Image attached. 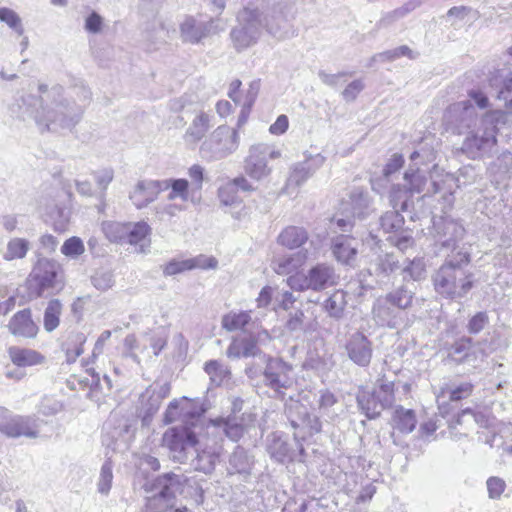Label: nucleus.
<instances>
[{
  "instance_id": "obj_13",
  "label": "nucleus",
  "mask_w": 512,
  "mask_h": 512,
  "mask_svg": "<svg viewBox=\"0 0 512 512\" xmlns=\"http://www.w3.org/2000/svg\"><path fill=\"white\" fill-rule=\"evenodd\" d=\"M81 113V107L61 99L43 107L42 112L36 116V120L48 129L51 125L70 127L79 119Z\"/></svg>"
},
{
  "instance_id": "obj_35",
  "label": "nucleus",
  "mask_w": 512,
  "mask_h": 512,
  "mask_svg": "<svg viewBox=\"0 0 512 512\" xmlns=\"http://www.w3.org/2000/svg\"><path fill=\"white\" fill-rule=\"evenodd\" d=\"M10 360L18 367L42 364L45 357L36 350L12 346L8 349Z\"/></svg>"
},
{
  "instance_id": "obj_46",
  "label": "nucleus",
  "mask_w": 512,
  "mask_h": 512,
  "mask_svg": "<svg viewBox=\"0 0 512 512\" xmlns=\"http://www.w3.org/2000/svg\"><path fill=\"white\" fill-rule=\"evenodd\" d=\"M181 412H183V422L189 424L198 419L205 412V409L199 402L182 397Z\"/></svg>"
},
{
  "instance_id": "obj_23",
  "label": "nucleus",
  "mask_w": 512,
  "mask_h": 512,
  "mask_svg": "<svg viewBox=\"0 0 512 512\" xmlns=\"http://www.w3.org/2000/svg\"><path fill=\"white\" fill-rule=\"evenodd\" d=\"M211 127V115L204 112L199 111L191 123L189 124L188 128L186 129L185 133L183 134V141L184 144L189 149H196L199 143H202V140L206 136L207 132L209 131Z\"/></svg>"
},
{
  "instance_id": "obj_7",
  "label": "nucleus",
  "mask_w": 512,
  "mask_h": 512,
  "mask_svg": "<svg viewBox=\"0 0 512 512\" xmlns=\"http://www.w3.org/2000/svg\"><path fill=\"white\" fill-rule=\"evenodd\" d=\"M240 145V133L236 128L220 125L198 147L199 156L206 162L225 159L234 154Z\"/></svg>"
},
{
  "instance_id": "obj_28",
  "label": "nucleus",
  "mask_w": 512,
  "mask_h": 512,
  "mask_svg": "<svg viewBox=\"0 0 512 512\" xmlns=\"http://www.w3.org/2000/svg\"><path fill=\"white\" fill-rule=\"evenodd\" d=\"M307 261V252L299 251L291 255H283L273 259L272 269L278 275H293L292 273H298L300 269Z\"/></svg>"
},
{
  "instance_id": "obj_37",
  "label": "nucleus",
  "mask_w": 512,
  "mask_h": 512,
  "mask_svg": "<svg viewBox=\"0 0 512 512\" xmlns=\"http://www.w3.org/2000/svg\"><path fill=\"white\" fill-rule=\"evenodd\" d=\"M386 298L378 299L373 306V317L382 326L394 328L398 324V317L392 308L388 306Z\"/></svg>"
},
{
  "instance_id": "obj_3",
  "label": "nucleus",
  "mask_w": 512,
  "mask_h": 512,
  "mask_svg": "<svg viewBox=\"0 0 512 512\" xmlns=\"http://www.w3.org/2000/svg\"><path fill=\"white\" fill-rule=\"evenodd\" d=\"M161 445L168 449L173 461L179 463L187 462L191 451L195 450L196 457L192 464L195 470L205 474L214 471L222 453L220 442L210 440L209 437L198 440L195 433L187 426L167 429L162 436Z\"/></svg>"
},
{
  "instance_id": "obj_48",
  "label": "nucleus",
  "mask_w": 512,
  "mask_h": 512,
  "mask_svg": "<svg viewBox=\"0 0 512 512\" xmlns=\"http://www.w3.org/2000/svg\"><path fill=\"white\" fill-rule=\"evenodd\" d=\"M127 223L107 221L102 224V231L111 242H124Z\"/></svg>"
},
{
  "instance_id": "obj_29",
  "label": "nucleus",
  "mask_w": 512,
  "mask_h": 512,
  "mask_svg": "<svg viewBox=\"0 0 512 512\" xmlns=\"http://www.w3.org/2000/svg\"><path fill=\"white\" fill-rule=\"evenodd\" d=\"M331 249L336 260L344 265H353L356 260L357 247L349 236H337L333 238Z\"/></svg>"
},
{
  "instance_id": "obj_63",
  "label": "nucleus",
  "mask_w": 512,
  "mask_h": 512,
  "mask_svg": "<svg viewBox=\"0 0 512 512\" xmlns=\"http://www.w3.org/2000/svg\"><path fill=\"white\" fill-rule=\"evenodd\" d=\"M105 26L103 17L97 12L89 13L84 21V29L91 34H98L103 31Z\"/></svg>"
},
{
  "instance_id": "obj_58",
  "label": "nucleus",
  "mask_w": 512,
  "mask_h": 512,
  "mask_svg": "<svg viewBox=\"0 0 512 512\" xmlns=\"http://www.w3.org/2000/svg\"><path fill=\"white\" fill-rule=\"evenodd\" d=\"M191 270L189 258H174L168 261L162 271L165 276H174Z\"/></svg>"
},
{
  "instance_id": "obj_45",
  "label": "nucleus",
  "mask_w": 512,
  "mask_h": 512,
  "mask_svg": "<svg viewBox=\"0 0 512 512\" xmlns=\"http://www.w3.org/2000/svg\"><path fill=\"white\" fill-rule=\"evenodd\" d=\"M85 342L86 337L82 333H77L69 338L64 345L67 362L73 363L76 361V359L83 353V345Z\"/></svg>"
},
{
  "instance_id": "obj_18",
  "label": "nucleus",
  "mask_w": 512,
  "mask_h": 512,
  "mask_svg": "<svg viewBox=\"0 0 512 512\" xmlns=\"http://www.w3.org/2000/svg\"><path fill=\"white\" fill-rule=\"evenodd\" d=\"M266 385L276 393L293 384L292 367L279 359H271L264 372Z\"/></svg>"
},
{
  "instance_id": "obj_54",
  "label": "nucleus",
  "mask_w": 512,
  "mask_h": 512,
  "mask_svg": "<svg viewBox=\"0 0 512 512\" xmlns=\"http://www.w3.org/2000/svg\"><path fill=\"white\" fill-rule=\"evenodd\" d=\"M495 85L498 88L497 98L504 102L506 109L512 111V72L502 77L499 85Z\"/></svg>"
},
{
  "instance_id": "obj_42",
  "label": "nucleus",
  "mask_w": 512,
  "mask_h": 512,
  "mask_svg": "<svg viewBox=\"0 0 512 512\" xmlns=\"http://www.w3.org/2000/svg\"><path fill=\"white\" fill-rule=\"evenodd\" d=\"M346 305V293L337 290L325 301L324 308L329 316L339 319L343 316Z\"/></svg>"
},
{
  "instance_id": "obj_22",
  "label": "nucleus",
  "mask_w": 512,
  "mask_h": 512,
  "mask_svg": "<svg viewBox=\"0 0 512 512\" xmlns=\"http://www.w3.org/2000/svg\"><path fill=\"white\" fill-rule=\"evenodd\" d=\"M161 191V181L141 180L130 191L129 199L137 209H143L154 202Z\"/></svg>"
},
{
  "instance_id": "obj_60",
  "label": "nucleus",
  "mask_w": 512,
  "mask_h": 512,
  "mask_svg": "<svg viewBox=\"0 0 512 512\" xmlns=\"http://www.w3.org/2000/svg\"><path fill=\"white\" fill-rule=\"evenodd\" d=\"M412 298V293L405 289H398L386 296V299L390 304L400 309L408 308L412 303Z\"/></svg>"
},
{
  "instance_id": "obj_41",
  "label": "nucleus",
  "mask_w": 512,
  "mask_h": 512,
  "mask_svg": "<svg viewBox=\"0 0 512 512\" xmlns=\"http://www.w3.org/2000/svg\"><path fill=\"white\" fill-rule=\"evenodd\" d=\"M285 326L290 331L303 330L304 332H313L318 328V322L316 318L306 321L304 312L296 310L289 313Z\"/></svg>"
},
{
  "instance_id": "obj_27",
  "label": "nucleus",
  "mask_w": 512,
  "mask_h": 512,
  "mask_svg": "<svg viewBox=\"0 0 512 512\" xmlns=\"http://www.w3.org/2000/svg\"><path fill=\"white\" fill-rule=\"evenodd\" d=\"M9 331L17 337L33 338L38 333V326L32 320L29 309L17 312L9 321Z\"/></svg>"
},
{
  "instance_id": "obj_30",
  "label": "nucleus",
  "mask_w": 512,
  "mask_h": 512,
  "mask_svg": "<svg viewBox=\"0 0 512 512\" xmlns=\"http://www.w3.org/2000/svg\"><path fill=\"white\" fill-rule=\"evenodd\" d=\"M169 383H153L141 395V404L147 407L149 415L154 414L160 407L164 398L170 394Z\"/></svg>"
},
{
  "instance_id": "obj_10",
  "label": "nucleus",
  "mask_w": 512,
  "mask_h": 512,
  "mask_svg": "<svg viewBox=\"0 0 512 512\" xmlns=\"http://www.w3.org/2000/svg\"><path fill=\"white\" fill-rule=\"evenodd\" d=\"M281 156V150L275 145L268 143L252 144L244 159V172L250 179L261 181L272 172V168L268 165V159L275 160Z\"/></svg>"
},
{
  "instance_id": "obj_16",
  "label": "nucleus",
  "mask_w": 512,
  "mask_h": 512,
  "mask_svg": "<svg viewBox=\"0 0 512 512\" xmlns=\"http://www.w3.org/2000/svg\"><path fill=\"white\" fill-rule=\"evenodd\" d=\"M0 433L12 438H36L39 434V425L31 417L10 416L6 410H0Z\"/></svg>"
},
{
  "instance_id": "obj_1",
  "label": "nucleus",
  "mask_w": 512,
  "mask_h": 512,
  "mask_svg": "<svg viewBox=\"0 0 512 512\" xmlns=\"http://www.w3.org/2000/svg\"><path fill=\"white\" fill-rule=\"evenodd\" d=\"M435 158L432 149L421 148L411 154L412 165L404 173L403 185L393 186L390 191V202L395 210L406 211L413 195L421 193L424 196L441 193L443 210L452 208L454 193L460 187L459 179L437 164L429 167Z\"/></svg>"
},
{
  "instance_id": "obj_40",
  "label": "nucleus",
  "mask_w": 512,
  "mask_h": 512,
  "mask_svg": "<svg viewBox=\"0 0 512 512\" xmlns=\"http://www.w3.org/2000/svg\"><path fill=\"white\" fill-rule=\"evenodd\" d=\"M357 401L360 409L368 418L372 419L380 415L382 404L378 402L373 391L361 390L357 396Z\"/></svg>"
},
{
  "instance_id": "obj_62",
  "label": "nucleus",
  "mask_w": 512,
  "mask_h": 512,
  "mask_svg": "<svg viewBox=\"0 0 512 512\" xmlns=\"http://www.w3.org/2000/svg\"><path fill=\"white\" fill-rule=\"evenodd\" d=\"M0 21L5 22L10 28L18 34H22L23 28L21 19L17 13L9 8H0Z\"/></svg>"
},
{
  "instance_id": "obj_15",
  "label": "nucleus",
  "mask_w": 512,
  "mask_h": 512,
  "mask_svg": "<svg viewBox=\"0 0 512 512\" xmlns=\"http://www.w3.org/2000/svg\"><path fill=\"white\" fill-rule=\"evenodd\" d=\"M220 19L201 21L194 16H185L179 24L180 37L183 42L196 44L211 33L224 29Z\"/></svg>"
},
{
  "instance_id": "obj_50",
  "label": "nucleus",
  "mask_w": 512,
  "mask_h": 512,
  "mask_svg": "<svg viewBox=\"0 0 512 512\" xmlns=\"http://www.w3.org/2000/svg\"><path fill=\"white\" fill-rule=\"evenodd\" d=\"M113 464L111 459L108 458L102 465L99 475V480L97 483L98 492L107 495L112 487L113 481Z\"/></svg>"
},
{
  "instance_id": "obj_12",
  "label": "nucleus",
  "mask_w": 512,
  "mask_h": 512,
  "mask_svg": "<svg viewBox=\"0 0 512 512\" xmlns=\"http://www.w3.org/2000/svg\"><path fill=\"white\" fill-rule=\"evenodd\" d=\"M166 335L163 331L146 333L139 337L128 335L124 340L125 349L130 356L140 363L142 359L157 356L166 345Z\"/></svg>"
},
{
  "instance_id": "obj_8",
  "label": "nucleus",
  "mask_w": 512,
  "mask_h": 512,
  "mask_svg": "<svg viewBox=\"0 0 512 512\" xmlns=\"http://www.w3.org/2000/svg\"><path fill=\"white\" fill-rule=\"evenodd\" d=\"M156 492L146 499L142 512H192L187 507L176 505V495L182 492L181 477L165 474L155 481Z\"/></svg>"
},
{
  "instance_id": "obj_2",
  "label": "nucleus",
  "mask_w": 512,
  "mask_h": 512,
  "mask_svg": "<svg viewBox=\"0 0 512 512\" xmlns=\"http://www.w3.org/2000/svg\"><path fill=\"white\" fill-rule=\"evenodd\" d=\"M507 118V112L493 110L478 116L468 102L450 104L443 114L447 129L465 135L462 151L471 159L488 156L497 145V123Z\"/></svg>"
},
{
  "instance_id": "obj_53",
  "label": "nucleus",
  "mask_w": 512,
  "mask_h": 512,
  "mask_svg": "<svg viewBox=\"0 0 512 512\" xmlns=\"http://www.w3.org/2000/svg\"><path fill=\"white\" fill-rule=\"evenodd\" d=\"M378 402L382 404V410L394 402V385L392 382L381 381L373 390Z\"/></svg>"
},
{
  "instance_id": "obj_59",
  "label": "nucleus",
  "mask_w": 512,
  "mask_h": 512,
  "mask_svg": "<svg viewBox=\"0 0 512 512\" xmlns=\"http://www.w3.org/2000/svg\"><path fill=\"white\" fill-rule=\"evenodd\" d=\"M472 389L473 386L470 383H462L453 389L445 387L441 389V392L438 395V400L440 399V397H444L446 394H449L450 400L458 401L468 397L472 393Z\"/></svg>"
},
{
  "instance_id": "obj_56",
  "label": "nucleus",
  "mask_w": 512,
  "mask_h": 512,
  "mask_svg": "<svg viewBox=\"0 0 512 512\" xmlns=\"http://www.w3.org/2000/svg\"><path fill=\"white\" fill-rule=\"evenodd\" d=\"M403 224L404 219L397 211L387 212L381 218V227L387 233H398Z\"/></svg>"
},
{
  "instance_id": "obj_14",
  "label": "nucleus",
  "mask_w": 512,
  "mask_h": 512,
  "mask_svg": "<svg viewBox=\"0 0 512 512\" xmlns=\"http://www.w3.org/2000/svg\"><path fill=\"white\" fill-rule=\"evenodd\" d=\"M286 413L292 427L296 430V440L311 436L321 429V423L317 417L311 416L308 407L300 400L291 398L286 404Z\"/></svg>"
},
{
  "instance_id": "obj_36",
  "label": "nucleus",
  "mask_w": 512,
  "mask_h": 512,
  "mask_svg": "<svg viewBox=\"0 0 512 512\" xmlns=\"http://www.w3.org/2000/svg\"><path fill=\"white\" fill-rule=\"evenodd\" d=\"M251 310H232L224 314L221 319L223 329L232 332L243 329L252 320Z\"/></svg>"
},
{
  "instance_id": "obj_64",
  "label": "nucleus",
  "mask_w": 512,
  "mask_h": 512,
  "mask_svg": "<svg viewBox=\"0 0 512 512\" xmlns=\"http://www.w3.org/2000/svg\"><path fill=\"white\" fill-rule=\"evenodd\" d=\"M92 284L96 289L106 291L114 284L113 275L109 271H98L92 277Z\"/></svg>"
},
{
  "instance_id": "obj_6",
  "label": "nucleus",
  "mask_w": 512,
  "mask_h": 512,
  "mask_svg": "<svg viewBox=\"0 0 512 512\" xmlns=\"http://www.w3.org/2000/svg\"><path fill=\"white\" fill-rule=\"evenodd\" d=\"M162 191L169 190V203L159 204L155 213L159 219L173 217L187 208V204H197L201 196L185 178H169L161 181Z\"/></svg>"
},
{
  "instance_id": "obj_33",
  "label": "nucleus",
  "mask_w": 512,
  "mask_h": 512,
  "mask_svg": "<svg viewBox=\"0 0 512 512\" xmlns=\"http://www.w3.org/2000/svg\"><path fill=\"white\" fill-rule=\"evenodd\" d=\"M309 238L305 228L288 226L277 237V243L287 249L294 250L303 246Z\"/></svg>"
},
{
  "instance_id": "obj_21",
  "label": "nucleus",
  "mask_w": 512,
  "mask_h": 512,
  "mask_svg": "<svg viewBox=\"0 0 512 512\" xmlns=\"http://www.w3.org/2000/svg\"><path fill=\"white\" fill-rule=\"evenodd\" d=\"M326 161V157L321 153L307 155L305 160L294 164L288 177V184L299 186L310 178Z\"/></svg>"
},
{
  "instance_id": "obj_52",
  "label": "nucleus",
  "mask_w": 512,
  "mask_h": 512,
  "mask_svg": "<svg viewBox=\"0 0 512 512\" xmlns=\"http://www.w3.org/2000/svg\"><path fill=\"white\" fill-rule=\"evenodd\" d=\"M60 250L67 258L77 259L85 252V246L81 238L72 236L64 241Z\"/></svg>"
},
{
  "instance_id": "obj_51",
  "label": "nucleus",
  "mask_w": 512,
  "mask_h": 512,
  "mask_svg": "<svg viewBox=\"0 0 512 512\" xmlns=\"http://www.w3.org/2000/svg\"><path fill=\"white\" fill-rule=\"evenodd\" d=\"M96 190L100 195H104L110 183L114 178V170L110 167L99 168L92 172Z\"/></svg>"
},
{
  "instance_id": "obj_34",
  "label": "nucleus",
  "mask_w": 512,
  "mask_h": 512,
  "mask_svg": "<svg viewBox=\"0 0 512 512\" xmlns=\"http://www.w3.org/2000/svg\"><path fill=\"white\" fill-rule=\"evenodd\" d=\"M343 214L351 215L353 218L363 219L369 211V199L362 191L354 192L350 200L341 203Z\"/></svg>"
},
{
  "instance_id": "obj_43",
  "label": "nucleus",
  "mask_w": 512,
  "mask_h": 512,
  "mask_svg": "<svg viewBox=\"0 0 512 512\" xmlns=\"http://www.w3.org/2000/svg\"><path fill=\"white\" fill-rule=\"evenodd\" d=\"M61 312L62 304L59 300L54 299L48 303L43 320L44 329L47 332H52L59 326Z\"/></svg>"
},
{
  "instance_id": "obj_17",
  "label": "nucleus",
  "mask_w": 512,
  "mask_h": 512,
  "mask_svg": "<svg viewBox=\"0 0 512 512\" xmlns=\"http://www.w3.org/2000/svg\"><path fill=\"white\" fill-rule=\"evenodd\" d=\"M295 301L296 298L290 291H281L276 285L263 286L255 298L258 309L271 308L275 312L280 309L284 311L289 310Z\"/></svg>"
},
{
  "instance_id": "obj_49",
  "label": "nucleus",
  "mask_w": 512,
  "mask_h": 512,
  "mask_svg": "<svg viewBox=\"0 0 512 512\" xmlns=\"http://www.w3.org/2000/svg\"><path fill=\"white\" fill-rule=\"evenodd\" d=\"M204 370L209 375L211 382L215 385L222 384L229 376L228 368L217 360L207 362Z\"/></svg>"
},
{
  "instance_id": "obj_25",
  "label": "nucleus",
  "mask_w": 512,
  "mask_h": 512,
  "mask_svg": "<svg viewBox=\"0 0 512 512\" xmlns=\"http://www.w3.org/2000/svg\"><path fill=\"white\" fill-rule=\"evenodd\" d=\"M270 336L266 330L257 333L256 339L246 336L233 339L227 349V356L230 358L249 357L257 354V342L265 341Z\"/></svg>"
},
{
  "instance_id": "obj_5",
  "label": "nucleus",
  "mask_w": 512,
  "mask_h": 512,
  "mask_svg": "<svg viewBox=\"0 0 512 512\" xmlns=\"http://www.w3.org/2000/svg\"><path fill=\"white\" fill-rule=\"evenodd\" d=\"M263 29V13L251 3L245 4L237 14V25L230 33L235 49L243 51L257 44Z\"/></svg>"
},
{
  "instance_id": "obj_20",
  "label": "nucleus",
  "mask_w": 512,
  "mask_h": 512,
  "mask_svg": "<svg viewBox=\"0 0 512 512\" xmlns=\"http://www.w3.org/2000/svg\"><path fill=\"white\" fill-rule=\"evenodd\" d=\"M433 226L436 232V239L444 247H455L456 242L464 235L463 226L449 217L434 219Z\"/></svg>"
},
{
  "instance_id": "obj_61",
  "label": "nucleus",
  "mask_w": 512,
  "mask_h": 512,
  "mask_svg": "<svg viewBox=\"0 0 512 512\" xmlns=\"http://www.w3.org/2000/svg\"><path fill=\"white\" fill-rule=\"evenodd\" d=\"M486 487L489 498L497 500L500 499L504 493L506 489V482L500 477L492 476L487 479Z\"/></svg>"
},
{
  "instance_id": "obj_47",
  "label": "nucleus",
  "mask_w": 512,
  "mask_h": 512,
  "mask_svg": "<svg viewBox=\"0 0 512 512\" xmlns=\"http://www.w3.org/2000/svg\"><path fill=\"white\" fill-rule=\"evenodd\" d=\"M212 424L214 427L222 428L226 436L233 441H238L245 431L244 426L239 424L236 419H217L212 421Z\"/></svg>"
},
{
  "instance_id": "obj_4",
  "label": "nucleus",
  "mask_w": 512,
  "mask_h": 512,
  "mask_svg": "<svg viewBox=\"0 0 512 512\" xmlns=\"http://www.w3.org/2000/svg\"><path fill=\"white\" fill-rule=\"evenodd\" d=\"M470 262L466 251H459L450 256L433 277L435 290L448 298H461L473 287V274L464 266Z\"/></svg>"
},
{
  "instance_id": "obj_24",
  "label": "nucleus",
  "mask_w": 512,
  "mask_h": 512,
  "mask_svg": "<svg viewBox=\"0 0 512 512\" xmlns=\"http://www.w3.org/2000/svg\"><path fill=\"white\" fill-rule=\"evenodd\" d=\"M39 213L43 219L52 225L56 232H65L70 222V211L66 207L58 204L41 202L39 205Z\"/></svg>"
},
{
  "instance_id": "obj_57",
  "label": "nucleus",
  "mask_w": 512,
  "mask_h": 512,
  "mask_svg": "<svg viewBox=\"0 0 512 512\" xmlns=\"http://www.w3.org/2000/svg\"><path fill=\"white\" fill-rule=\"evenodd\" d=\"M467 96L468 98L461 102H468L475 109L476 107L479 109H486L490 106V101L486 92L480 87H474L468 90Z\"/></svg>"
},
{
  "instance_id": "obj_44",
  "label": "nucleus",
  "mask_w": 512,
  "mask_h": 512,
  "mask_svg": "<svg viewBox=\"0 0 512 512\" xmlns=\"http://www.w3.org/2000/svg\"><path fill=\"white\" fill-rule=\"evenodd\" d=\"M218 198L222 205L235 207L242 203V199L233 183L230 181L222 184L218 189Z\"/></svg>"
},
{
  "instance_id": "obj_32",
  "label": "nucleus",
  "mask_w": 512,
  "mask_h": 512,
  "mask_svg": "<svg viewBox=\"0 0 512 512\" xmlns=\"http://www.w3.org/2000/svg\"><path fill=\"white\" fill-rule=\"evenodd\" d=\"M263 24L266 31L275 38L284 39L289 36L291 27L281 11H271L263 14Z\"/></svg>"
},
{
  "instance_id": "obj_55",
  "label": "nucleus",
  "mask_w": 512,
  "mask_h": 512,
  "mask_svg": "<svg viewBox=\"0 0 512 512\" xmlns=\"http://www.w3.org/2000/svg\"><path fill=\"white\" fill-rule=\"evenodd\" d=\"M229 462L231 466L230 473H244L250 468V461L246 452L239 447L234 451Z\"/></svg>"
},
{
  "instance_id": "obj_26",
  "label": "nucleus",
  "mask_w": 512,
  "mask_h": 512,
  "mask_svg": "<svg viewBox=\"0 0 512 512\" xmlns=\"http://www.w3.org/2000/svg\"><path fill=\"white\" fill-rule=\"evenodd\" d=\"M151 227L145 221L127 222L125 241L134 246L137 252L147 253L150 248Z\"/></svg>"
},
{
  "instance_id": "obj_9",
  "label": "nucleus",
  "mask_w": 512,
  "mask_h": 512,
  "mask_svg": "<svg viewBox=\"0 0 512 512\" xmlns=\"http://www.w3.org/2000/svg\"><path fill=\"white\" fill-rule=\"evenodd\" d=\"M60 265L52 259H39L27 279V287L31 297H40L47 293L60 291L63 288Z\"/></svg>"
},
{
  "instance_id": "obj_39",
  "label": "nucleus",
  "mask_w": 512,
  "mask_h": 512,
  "mask_svg": "<svg viewBox=\"0 0 512 512\" xmlns=\"http://www.w3.org/2000/svg\"><path fill=\"white\" fill-rule=\"evenodd\" d=\"M417 420L413 410L399 407L392 417V426L401 433H410L414 430Z\"/></svg>"
},
{
  "instance_id": "obj_38",
  "label": "nucleus",
  "mask_w": 512,
  "mask_h": 512,
  "mask_svg": "<svg viewBox=\"0 0 512 512\" xmlns=\"http://www.w3.org/2000/svg\"><path fill=\"white\" fill-rule=\"evenodd\" d=\"M29 250V240L22 237H13L8 240L2 257L5 261L20 260L26 257Z\"/></svg>"
},
{
  "instance_id": "obj_11",
  "label": "nucleus",
  "mask_w": 512,
  "mask_h": 512,
  "mask_svg": "<svg viewBox=\"0 0 512 512\" xmlns=\"http://www.w3.org/2000/svg\"><path fill=\"white\" fill-rule=\"evenodd\" d=\"M287 285L295 291H321L335 285L337 275L334 268L326 263H318L304 273H294L287 280Z\"/></svg>"
},
{
  "instance_id": "obj_31",
  "label": "nucleus",
  "mask_w": 512,
  "mask_h": 512,
  "mask_svg": "<svg viewBox=\"0 0 512 512\" xmlns=\"http://www.w3.org/2000/svg\"><path fill=\"white\" fill-rule=\"evenodd\" d=\"M267 451L278 462L284 463L298 459L281 434L272 433L268 437Z\"/></svg>"
},
{
  "instance_id": "obj_19",
  "label": "nucleus",
  "mask_w": 512,
  "mask_h": 512,
  "mask_svg": "<svg viewBox=\"0 0 512 512\" xmlns=\"http://www.w3.org/2000/svg\"><path fill=\"white\" fill-rule=\"evenodd\" d=\"M348 357L358 366L366 367L372 359V343L361 332H355L350 335L346 343Z\"/></svg>"
}]
</instances>
